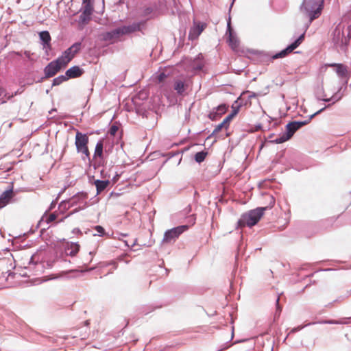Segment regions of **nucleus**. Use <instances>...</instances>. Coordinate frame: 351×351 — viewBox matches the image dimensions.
Returning a JSON list of instances; mask_svg holds the SVG:
<instances>
[{
	"mask_svg": "<svg viewBox=\"0 0 351 351\" xmlns=\"http://www.w3.org/2000/svg\"><path fill=\"white\" fill-rule=\"evenodd\" d=\"M270 199L271 200L268 206L257 207L254 209L249 210L248 212L243 213L241 216V218L237 221V228H242L245 226L251 228L256 225L264 215L265 211L269 208H271L274 206V198L273 196H270Z\"/></svg>",
	"mask_w": 351,
	"mask_h": 351,
	"instance_id": "nucleus-1",
	"label": "nucleus"
},
{
	"mask_svg": "<svg viewBox=\"0 0 351 351\" xmlns=\"http://www.w3.org/2000/svg\"><path fill=\"white\" fill-rule=\"evenodd\" d=\"M350 21L348 23L347 36H344L343 27L339 23L332 32V43L334 47L338 51H341L347 56L348 51V45L351 39V14L349 16Z\"/></svg>",
	"mask_w": 351,
	"mask_h": 351,
	"instance_id": "nucleus-2",
	"label": "nucleus"
},
{
	"mask_svg": "<svg viewBox=\"0 0 351 351\" xmlns=\"http://www.w3.org/2000/svg\"><path fill=\"white\" fill-rule=\"evenodd\" d=\"M324 3V0H303L300 10L308 16L310 23L320 16Z\"/></svg>",
	"mask_w": 351,
	"mask_h": 351,
	"instance_id": "nucleus-3",
	"label": "nucleus"
},
{
	"mask_svg": "<svg viewBox=\"0 0 351 351\" xmlns=\"http://www.w3.org/2000/svg\"><path fill=\"white\" fill-rule=\"evenodd\" d=\"M87 198L88 194L84 191L78 192L69 198L70 206L72 207L76 206V208L68 215V217L87 208L88 206V204L86 201Z\"/></svg>",
	"mask_w": 351,
	"mask_h": 351,
	"instance_id": "nucleus-4",
	"label": "nucleus"
},
{
	"mask_svg": "<svg viewBox=\"0 0 351 351\" xmlns=\"http://www.w3.org/2000/svg\"><path fill=\"white\" fill-rule=\"evenodd\" d=\"M82 43L76 42L64 50L62 55L57 58L62 62L63 66L65 67L73 59L75 56L80 51Z\"/></svg>",
	"mask_w": 351,
	"mask_h": 351,
	"instance_id": "nucleus-5",
	"label": "nucleus"
},
{
	"mask_svg": "<svg viewBox=\"0 0 351 351\" xmlns=\"http://www.w3.org/2000/svg\"><path fill=\"white\" fill-rule=\"evenodd\" d=\"M241 99V96H239L231 106L232 112L223 120L221 123L217 125V130H222L223 128L228 129L230 125V121L233 118L237 115L240 108L243 106L242 101L239 102Z\"/></svg>",
	"mask_w": 351,
	"mask_h": 351,
	"instance_id": "nucleus-6",
	"label": "nucleus"
},
{
	"mask_svg": "<svg viewBox=\"0 0 351 351\" xmlns=\"http://www.w3.org/2000/svg\"><path fill=\"white\" fill-rule=\"evenodd\" d=\"M203 59L204 57L202 53H199L195 58L184 56L181 60L180 63L188 66L192 71H201L204 66Z\"/></svg>",
	"mask_w": 351,
	"mask_h": 351,
	"instance_id": "nucleus-7",
	"label": "nucleus"
},
{
	"mask_svg": "<svg viewBox=\"0 0 351 351\" xmlns=\"http://www.w3.org/2000/svg\"><path fill=\"white\" fill-rule=\"evenodd\" d=\"M189 228V225H181L166 230L164 233L162 242H174Z\"/></svg>",
	"mask_w": 351,
	"mask_h": 351,
	"instance_id": "nucleus-8",
	"label": "nucleus"
},
{
	"mask_svg": "<svg viewBox=\"0 0 351 351\" xmlns=\"http://www.w3.org/2000/svg\"><path fill=\"white\" fill-rule=\"evenodd\" d=\"M298 130L295 125L292 123L291 121H289L285 125V130L282 133L279 134V136L275 138L273 141H270L271 143L275 144H280L289 141L295 134V132Z\"/></svg>",
	"mask_w": 351,
	"mask_h": 351,
	"instance_id": "nucleus-9",
	"label": "nucleus"
},
{
	"mask_svg": "<svg viewBox=\"0 0 351 351\" xmlns=\"http://www.w3.org/2000/svg\"><path fill=\"white\" fill-rule=\"evenodd\" d=\"M226 34L228 35L227 42L233 51H237L239 46V40L231 25V17L228 16L227 19Z\"/></svg>",
	"mask_w": 351,
	"mask_h": 351,
	"instance_id": "nucleus-10",
	"label": "nucleus"
},
{
	"mask_svg": "<svg viewBox=\"0 0 351 351\" xmlns=\"http://www.w3.org/2000/svg\"><path fill=\"white\" fill-rule=\"evenodd\" d=\"M94 10V8H90L89 7V5H82V8L79 11L80 12H81V14H80L78 19L77 21L78 25L80 27L83 28L84 26L89 23V22L92 19V16L93 14Z\"/></svg>",
	"mask_w": 351,
	"mask_h": 351,
	"instance_id": "nucleus-11",
	"label": "nucleus"
},
{
	"mask_svg": "<svg viewBox=\"0 0 351 351\" xmlns=\"http://www.w3.org/2000/svg\"><path fill=\"white\" fill-rule=\"evenodd\" d=\"M62 67L63 64L58 58L52 60L43 69L45 77H53Z\"/></svg>",
	"mask_w": 351,
	"mask_h": 351,
	"instance_id": "nucleus-12",
	"label": "nucleus"
},
{
	"mask_svg": "<svg viewBox=\"0 0 351 351\" xmlns=\"http://www.w3.org/2000/svg\"><path fill=\"white\" fill-rule=\"evenodd\" d=\"M255 53L258 54L263 62L273 61L276 59L283 58L287 56L283 49L275 53L263 51H256Z\"/></svg>",
	"mask_w": 351,
	"mask_h": 351,
	"instance_id": "nucleus-13",
	"label": "nucleus"
},
{
	"mask_svg": "<svg viewBox=\"0 0 351 351\" xmlns=\"http://www.w3.org/2000/svg\"><path fill=\"white\" fill-rule=\"evenodd\" d=\"M40 44L43 47V49L48 54L49 51L52 49L51 47V37L50 33L47 30H43L38 33Z\"/></svg>",
	"mask_w": 351,
	"mask_h": 351,
	"instance_id": "nucleus-14",
	"label": "nucleus"
},
{
	"mask_svg": "<svg viewBox=\"0 0 351 351\" xmlns=\"http://www.w3.org/2000/svg\"><path fill=\"white\" fill-rule=\"evenodd\" d=\"M88 141L89 139L87 134L77 131L75 145L77 153H80L81 150L88 147Z\"/></svg>",
	"mask_w": 351,
	"mask_h": 351,
	"instance_id": "nucleus-15",
	"label": "nucleus"
},
{
	"mask_svg": "<svg viewBox=\"0 0 351 351\" xmlns=\"http://www.w3.org/2000/svg\"><path fill=\"white\" fill-rule=\"evenodd\" d=\"M146 24V21H140L138 22H134L128 25L121 26L122 34L123 35H128L136 32L141 31L142 27Z\"/></svg>",
	"mask_w": 351,
	"mask_h": 351,
	"instance_id": "nucleus-16",
	"label": "nucleus"
},
{
	"mask_svg": "<svg viewBox=\"0 0 351 351\" xmlns=\"http://www.w3.org/2000/svg\"><path fill=\"white\" fill-rule=\"evenodd\" d=\"M206 23L194 21L193 27L189 30V40H193L197 39L206 28Z\"/></svg>",
	"mask_w": 351,
	"mask_h": 351,
	"instance_id": "nucleus-17",
	"label": "nucleus"
},
{
	"mask_svg": "<svg viewBox=\"0 0 351 351\" xmlns=\"http://www.w3.org/2000/svg\"><path fill=\"white\" fill-rule=\"evenodd\" d=\"M14 195V187L12 184L0 195V209L3 208L8 204L12 202V198Z\"/></svg>",
	"mask_w": 351,
	"mask_h": 351,
	"instance_id": "nucleus-18",
	"label": "nucleus"
},
{
	"mask_svg": "<svg viewBox=\"0 0 351 351\" xmlns=\"http://www.w3.org/2000/svg\"><path fill=\"white\" fill-rule=\"evenodd\" d=\"M122 30L120 27H118L115 29H113L110 31L106 32L102 34V39L104 41H110L114 39H117L119 37L122 36Z\"/></svg>",
	"mask_w": 351,
	"mask_h": 351,
	"instance_id": "nucleus-19",
	"label": "nucleus"
},
{
	"mask_svg": "<svg viewBox=\"0 0 351 351\" xmlns=\"http://www.w3.org/2000/svg\"><path fill=\"white\" fill-rule=\"evenodd\" d=\"M68 80L81 77L84 73V70L78 65H74L65 71Z\"/></svg>",
	"mask_w": 351,
	"mask_h": 351,
	"instance_id": "nucleus-20",
	"label": "nucleus"
},
{
	"mask_svg": "<svg viewBox=\"0 0 351 351\" xmlns=\"http://www.w3.org/2000/svg\"><path fill=\"white\" fill-rule=\"evenodd\" d=\"M327 66L335 68V71L339 77L342 78H347L348 77V71L346 65L342 63H330Z\"/></svg>",
	"mask_w": 351,
	"mask_h": 351,
	"instance_id": "nucleus-21",
	"label": "nucleus"
},
{
	"mask_svg": "<svg viewBox=\"0 0 351 351\" xmlns=\"http://www.w3.org/2000/svg\"><path fill=\"white\" fill-rule=\"evenodd\" d=\"M329 105L328 106H325L324 107H323L322 108L319 109V110H317V112H315V113H313V114H311L308 116V119H306V120H304V121H292V123L293 125H295L296 127V129H298V130L301 128L302 127L308 124L315 117H316L317 115L321 114L322 112H324L327 108H328Z\"/></svg>",
	"mask_w": 351,
	"mask_h": 351,
	"instance_id": "nucleus-22",
	"label": "nucleus"
},
{
	"mask_svg": "<svg viewBox=\"0 0 351 351\" xmlns=\"http://www.w3.org/2000/svg\"><path fill=\"white\" fill-rule=\"evenodd\" d=\"M304 37L305 32L300 34L296 39L294 40V41H293L291 43L288 45L285 49H283V50L285 51V53H287V56L300 45V44L304 40Z\"/></svg>",
	"mask_w": 351,
	"mask_h": 351,
	"instance_id": "nucleus-23",
	"label": "nucleus"
},
{
	"mask_svg": "<svg viewBox=\"0 0 351 351\" xmlns=\"http://www.w3.org/2000/svg\"><path fill=\"white\" fill-rule=\"evenodd\" d=\"M105 153H107V151L104 150V138H101L96 143L93 158V159L106 158Z\"/></svg>",
	"mask_w": 351,
	"mask_h": 351,
	"instance_id": "nucleus-24",
	"label": "nucleus"
},
{
	"mask_svg": "<svg viewBox=\"0 0 351 351\" xmlns=\"http://www.w3.org/2000/svg\"><path fill=\"white\" fill-rule=\"evenodd\" d=\"M80 245L77 242H70L64 247V252L66 256H75L79 252Z\"/></svg>",
	"mask_w": 351,
	"mask_h": 351,
	"instance_id": "nucleus-25",
	"label": "nucleus"
},
{
	"mask_svg": "<svg viewBox=\"0 0 351 351\" xmlns=\"http://www.w3.org/2000/svg\"><path fill=\"white\" fill-rule=\"evenodd\" d=\"M321 92H322V95H319V91L316 90L315 91V97L319 101H323L324 102H328V103L330 102V104H329L328 107H330V106L335 104L336 102L338 101V99L337 98L336 99L335 97H332V95L329 98L326 97V95H325L324 90L323 87H321ZM327 106H328V104Z\"/></svg>",
	"mask_w": 351,
	"mask_h": 351,
	"instance_id": "nucleus-26",
	"label": "nucleus"
},
{
	"mask_svg": "<svg viewBox=\"0 0 351 351\" xmlns=\"http://www.w3.org/2000/svg\"><path fill=\"white\" fill-rule=\"evenodd\" d=\"M36 255L33 254L29 261L28 268L31 269L34 267L35 269V275L38 274V272H43L44 269V265L43 263L35 261L34 258Z\"/></svg>",
	"mask_w": 351,
	"mask_h": 351,
	"instance_id": "nucleus-27",
	"label": "nucleus"
},
{
	"mask_svg": "<svg viewBox=\"0 0 351 351\" xmlns=\"http://www.w3.org/2000/svg\"><path fill=\"white\" fill-rule=\"evenodd\" d=\"M94 184L97 189V195H99L108 187L110 184V180L108 179L95 180L94 181Z\"/></svg>",
	"mask_w": 351,
	"mask_h": 351,
	"instance_id": "nucleus-28",
	"label": "nucleus"
},
{
	"mask_svg": "<svg viewBox=\"0 0 351 351\" xmlns=\"http://www.w3.org/2000/svg\"><path fill=\"white\" fill-rule=\"evenodd\" d=\"M347 322H343V320H336V319H319L315 322H311L307 323V325H315V324H346Z\"/></svg>",
	"mask_w": 351,
	"mask_h": 351,
	"instance_id": "nucleus-29",
	"label": "nucleus"
},
{
	"mask_svg": "<svg viewBox=\"0 0 351 351\" xmlns=\"http://www.w3.org/2000/svg\"><path fill=\"white\" fill-rule=\"evenodd\" d=\"M187 88V85L184 81L177 80L173 84V89L178 95H182Z\"/></svg>",
	"mask_w": 351,
	"mask_h": 351,
	"instance_id": "nucleus-30",
	"label": "nucleus"
},
{
	"mask_svg": "<svg viewBox=\"0 0 351 351\" xmlns=\"http://www.w3.org/2000/svg\"><path fill=\"white\" fill-rule=\"evenodd\" d=\"M106 158H92L91 164H89L90 167H93L95 170L99 169L101 167H104L106 165Z\"/></svg>",
	"mask_w": 351,
	"mask_h": 351,
	"instance_id": "nucleus-31",
	"label": "nucleus"
},
{
	"mask_svg": "<svg viewBox=\"0 0 351 351\" xmlns=\"http://www.w3.org/2000/svg\"><path fill=\"white\" fill-rule=\"evenodd\" d=\"M208 154V152L206 150H202L195 153V154L194 155L195 161L198 164H201L202 162L205 160Z\"/></svg>",
	"mask_w": 351,
	"mask_h": 351,
	"instance_id": "nucleus-32",
	"label": "nucleus"
},
{
	"mask_svg": "<svg viewBox=\"0 0 351 351\" xmlns=\"http://www.w3.org/2000/svg\"><path fill=\"white\" fill-rule=\"evenodd\" d=\"M69 80L67 77L66 76L65 73L64 75H60L55 78H53L52 81V84L51 86V88H52L53 86H59L62 83Z\"/></svg>",
	"mask_w": 351,
	"mask_h": 351,
	"instance_id": "nucleus-33",
	"label": "nucleus"
},
{
	"mask_svg": "<svg viewBox=\"0 0 351 351\" xmlns=\"http://www.w3.org/2000/svg\"><path fill=\"white\" fill-rule=\"evenodd\" d=\"M142 16H149L147 19H154L155 17V13H154V9L152 7H145L142 10Z\"/></svg>",
	"mask_w": 351,
	"mask_h": 351,
	"instance_id": "nucleus-34",
	"label": "nucleus"
},
{
	"mask_svg": "<svg viewBox=\"0 0 351 351\" xmlns=\"http://www.w3.org/2000/svg\"><path fill=\"white\" fill-rule=\"evenodd\" d=\"M135 112L136 113L139 115V116H141L143 118H147L148 117V114H149V112L146 110L145 108H144L143 106H135Z\"/></svg>",
	"mask_w": 351,
	"mask_h": 351,
	"instance_id": "nucleus-35",
	"label": "nucleus"
},
{
	"mask_svg": "<svg viewBox=\"0 0 351 351\" xmlns=\"http://www.w3.org/2000/svg\"><path fill=\"white\" fill-rule=\"evenodd\" d=\"M70 208H72V206H70L69 199L61 201L58 205V208L61 212L66 211Z\"/></svg>",
	"mask_w": 351,
	"mask_h": 351,
	"instance_id": "nucleus-36",
	"label": "nucleus"
},
{
	"mask_svg": "<svg viewBox=\"0 0 351 351\" xmlns=\"http://www.w3.org/2000/svg\"><path fill=\"white\" fill-rule=\"evenodd\" d=\"M229 108V106L225 103L221 104L213 109L217 111L219 115L222 116Z\"/></svg>",
	"mask_w": 351,
	"mask_h": 351,
	"instance_id": "nucleus-37",
	"label": "nucleus"
},
{
	"mask_svg": "<svg viewBox=\"0 0 351 351\" xmlns=\"http://www.w3.org/2000/svg\"><path fill=\"white\" fill-rule=\"evenodd\" d=\"M58 198H56L55 199H53V200L51 202V204H50V205H49V206L48 210H47L45 211L44 216L41 218V219H40V220L39 221V222L38 223L37 226H36L37 228L40 225V223H42V221H43V218H44V217H45V215H47V213L48 211H50V210H53V209L56 207V204H57V202H58Z\"/></svg>",
	"mask_w": 351,
	"mask_h": 351,
	"instance_id": "nucleus-38",
	"label": "nucleus"
},
{
	"mask_svg": "<svg viewBox=\"0 0 351 351\" xmlns=\"http://www.w3.org/2000/svg\"><path fill=\"white\" fill-rule=\"evenodd\" d=\"M168 74H167L165 72L162 71L159 73H156L155 74V78L158 81V83L163 82L165 79L168 77Z\"/></svg>",
	"mask_w": 351,
	"mask_h": 351,
	"instance_id": "nucleus-39",
	"label": "nucleus"
},
{
	"mask_svg": "<svg viewBox=\"0 0 351 351\" xmlns=\"http://www.w3.org/2000/svg\"><path fill=\"white\" fill-rule=\"evenodd\" d=\"M93 229L96 231V233L93 234L94 236L104 237L106 235V230L101 226H95Z\"/></svg>",
	"mask_w": 351,
	"mask_h": 351,
	"instance_id": "nucleus-40",
	"label": "nucleus"
},
{
	"mask_svg": "<svg viewBox=\"0 0 351 351\" xmlns=\"http://www.w3.org/2000/svg\"><path fill=\"white\" fill-rule=\"evenodd\" d=\"M80 153H82L84 155V156L82 157V160L84 161L87 160L88 165L91 164L92 158H90V154L88 147L81 150Z\"/></svg>",
	"mask_w": 351,
	"mask_h": 351,
	"instance_id": "nucleus-41",
	"label": "nucleus"
},
{
	"mask_svg": "<svg viewBox=\"0 0 351 351\" xmlns=\"http://www.w3.org/2000/svg\"><path fill=\"white\" fill-rule=\"evenodd\" d=\"M221 116L219 115V112L217 111H216L215 110L213 109L212 111H210L208 115V117L211 120V121H216L217 120L219 117H221Z\"/></svg>",
	"mask_w": 351,
	"mask_h": 351,
	"instance_id": "nucleus-42",
	"label": "nucleus"
},
{
	"mask_svg": "<svg viewBox=\"0 0 351 351\" xmlns=\"http://www.w3.org/2000/svg\"><path fill=\"white\" fill-rule=\"evenodd\" d=\"M279 301H280V298L279 296L276 298V313H275V318L276 317H279L280 313H281V311H282V306L280 305L279 304Z\"/></svg>",
	"mask_w": 351,
	"mask_h": 351,
	"instance_id": "nucleus-43",
	"label": "nucleus"
},
{
	"mask_svg": "<svg viewBox=\"0 0 351 351\" xmlns=\"http://www.w3.org/2000/svg\"><path fill=\"white\" fill-rule=\"evenodd\" d=\"M118 130L119 127L116 125V123H114L110 127L108 131V134L110 136H114L117 134Z\"/></svg>",
	"mask_w": 351,
	"mask_h": 351,
	"instance_id": "nucleus-44",
	"label": "nucleus"
},
{
	"mask_svg": "<svg viewBox=\"0 0 351 351\" xmlns=\"http://www.w3.org/2000/svg\"><path fill=\"white\" fill-rule=\"evenodd\" d=\"M24 91L23 86L20 87L17 90L12 93L11 95H8V100L12 99L14 96L21 94Z\"/></svg>",
	"mask_w": 351,
	"mask_h": 351,
	"instance_id": "nucleus-45",
	"label": "nucleus"
},
{
	"mask_svg": "<svg viewBox=\"0 0 351 351\" xmlns=\"http://www.w3.org/2000/svg\"><path fill=\"white\" fill-rule=\"evenodd\" d=\"M342 89H343V86H340L338 90L332 95V97H335L336 99L337 98L338 99V101L339 100H341L343 96V93H341Z\"/></svg>",
	"mask_w": 351,
	"mask_h": 351,
	"instance_id": "nucleus-46",
	"label": "nucleus"
},
{
	"mask_svg": "<svg viewBox=\"0 0 351 351\" xmlns=\"http://www.w3.org/2000/svg\"><path fill=\"white\" fill-rule=\"evenodd\" d=\"M57 218V215L55 213H52L49 215V216H46L45 222L47 224H49V223L55 221Z\"/></svg>",
	"mask_w": 351,
	"mask_h": 351,
	"instance_id": "nucleus-47",
	"label": "nucleus"
},
{
	"mask_svg": "<svg viewBox=\"0 0 351 351\" xmlns=\"http://www.w3.org/2000/svg\"><path fill=\"white\" fill-rule=\"evenodd\" d=\"M309 325H307V324H304V325H300V326H298L296 327H294L293 328L291 331H290V333H295L296 332H298L301 330H302L303 328H304L306 326H308Z\"/></svg>",
	"mask_w": 351,
	"mask_h": 351,
	"instance_id": "nucleus-48",
	"label": "nucleus"
},
{
	"mask_svg": "<svg viewBox=\"0 0 351 351\" xmlns=\"http://www.w3.org/2000/svg\"><path fill=\"white\" fill-rule=\"evenodd\" d=\"M94 2L95 0H82V5L87 6L89 5L90 8H94Z\"/></svg>",
	"mask_w": 351,
	"mask_h": 351,
	"instance_id": "nucleus-49",
	"label": "nucleus"
},
{
	"mask_svg": "<svg viewBox=\"0 0 351 351\" xmlns=\"http://www.w3.org/2000/svg\"><path fill=\"white\" fill-rule=\"evenodd\" d=\"M196 221L195 215L193 214L190 215L188 218V222L190 223L191 225L195 224Z\"/></svg>",
	"mask_w": 351,
	"mask_h": 351,
	"instance_id": "nucleus-50",
	"label": "nucleus"
},
{
	"mask_svg": "<svg viewBox=\"0 0 351 351\" xmlns=\"http://www.w3.org/2000/svg\"><path fill=\"white\" fill-rule=\"evenodd\" d=\"M100 175H101V177L103 179H104V180H106L107 178H110V175H109V174H108V173H107V172H106L104 169L101 170V171H100Z\"/></svg>",
	"mask_w": 351,
	"mask_h": 351,
	"instance_id": "nucleus-51",
	"label": "nucleus"
},
{
	"mask_svg": "<svg viewBox=\"0 0 351 351\" xmlns=\"http://www.w3.org/2000/svg\"><path fill=\"white\" fill-rule=\"evenodd\" d=\"M115 234L116 235L114 236L113 237L114 239H118L119 240H121V238H120V236L125 237H128V235L127 233H121V232H116Z\"/></svg>",
	"mask_w": 351,
	"mask_h": 351,
	"instance_id": "nucleus-52",
	"label": "nucleus"
},
{
	"mask_svg": "<svg viewBox=\"0 0 351 351\" xmlns=\"http://www.w3.org/2000/svg\"><path fill=\"white\" fill-rule=\"evenodd\" d=\"M221 130H217V125H216L215 128L214 129V130L213 131V132L206 138V140L212 138L213 136H214L217 132H219V131H221Z\"/></svg>",
	"mask_w": 351,
	"mask_h": 351,
	"instance_id": "nucleus-53",
	"label": "nucleus"
},
{
	"mask_svg": "<svg viewBox=\"0 0 351 351\" xmlns=\"http://www.w3.org/2000/svg\"><path fill=\"white\" fill-rule=\"evenodd\" d=\"M23 53H24V55L25 56V57L27 58V60L29 61H32L33 60L32 57H31L32 53L29 51H25Z\"/></svg>",
	"mask_w": 351,
	"mask_h": 351,
	"instance_id": "nucleus-54",
	"label": "nucleus"
},
{
	"mask_svg": "<svg viewBox=\"0 0 351 351\" xmlns=\"http://www.w3.org/2000/svg\"><path fill=\"white\" fill-rule=\"evenodd\" d=\"M136 245H138L137 243V239H135L134 240V241L132 242V244H130V248L133 247L134 246H135ZM139 246L142 247V246H146V243H141V244H138Z\"/></svg>",
	"mask_w": 351,
	"mask_h": 351,
	"instance_id": "nucleus-55",
	"label": "nucleus"
},
{
	"mask_svg": "<svg viewBox=\"0 0 351 351\" xmlns=\"http://www.w3.org/2000/svg\"><path fill=\"white\" fill-rule=\"evenodd\" d=\"M261 95V93H256L251 92L250 94L248 96V98L250 99L252 98L256 97L258 95Z\"/></svg>",
	"mask_w": 351,
	"mask_h": 351,
	"instance_id": "nucleus-56",
	"label": "nucleus"
},
{
	"mask_svg": "<svg viewBox=\"0 0 351 351\" xmlns=\"http://www.w3.org/2000/svg\"><path fill=\"white\" fill-rule=\"evenodd\" d=\"M3 95L8 99V95H9L10 94L6 93L3 88H0V96Z\"/></svg>",
	"mask_w": 351,
	"mask_h": 351,
	"instance_id": "nucleus-57",
	"label": "nucleus"
},
{
	"mask_svg": "<svg viewBox=\"0 0 351 351\" xmlns=\"http://www.w3.org/2000/svg\"><path fill=\"white\" fill-rule=\"evenodd\" d=\"M67 186H64L60 191V192L58 193V195L56 197V198H58V199L60 198V195L65 191V190L66 189Z\"/></svg>",
	"mask_w": 351,
	"mask_h": 351,
	"instance_id": "nucleus-58",
	"label": "nucleus"
},
{
	"mask_svg": "<svg viewBox=\"0 0 351 351\" xmlns=\"http://www.w3.org/2000/svg\"><path fill=\"white\" fill-rule=\"evenodd\" d=\"M15 274H15L14 272L10 271V272L8 273V275L7 276H5V278H3L2 276H0V280H1V279H5V280H6V279H7V278H8V277H9V276L14 277V276H15Z\"/></svg>",
	"mask_w": 351,
	"mask_h": 351,
	"instance_id": "nucleus-59",
	"label": "nucleus"
},
{
	"mask_svg": "<svg viewBox=\"0 0 351 351\" xmlns=\"http://www.w3.org/2000/svg\"><path fill=\"white\" fill-rule=\"evenodd\" d=\"M125 254H122V255H121V256H119L118 257V260H119V261H124V257H125ZM125 263L126 264H128V263H130V261H125Z\"/></svg>",
	"mask_w": 351,
	"mask_h": 351,
	"instance_id": "nucleus-60",
	"label": "nucleus"
},
{
	"mask_svg": "<svg viewBox=\"0 0 351 351\" xmlns=\"http://www.w3.org/2000/svg\"><path fill=\"white\" fill-rule=\"evenodd\" d=\"M73 233H74V234H82V231H81V230H80V228H74V229L73 230Z\"/></svg>",
	"mask_w": 351,
	"mask_h": 351,
	"instance_id": "nucleus-61",
	"label": "nucleus"
},
{
	"mask_svg": "<svg viewBox=\"0 0 351 351\" xmlns=\"http://www.w3.org/2000/svg\"><path fill=\"white\" fill-rule=\"evenodd\" d=\"M262 128H263L262 124H261V123H258V124H256V125H255V130H256V131L260 130H261V129H262Z\"/></svg>",
	"mask_w": 351,
	"mask_h": 351,
	"instance_id": "nucleus-62",
	"label": "nucleus"
},
{
	"mask_svg": "<svg viewBox=\"0 0 351 351\" xmlns=\"http://www.w3.org/2000/svg\"><path fill=\"white\" fill-rule=\"evenodd\" d=\"M110 265H112V266H113V267H114V269H117V267H118V264H117V263L116 261H112V262L110 263Z\"/></svg>",
	"mask_w": 351,
	"mask_h": 351,
	"instance_id": "nucleus-63",
	"label": "nucleus"
},
{
	"mask_svg": "<svg viewBox=\"0 0 351 351\" xmlns=\"http://www.w3.org/2000/svg\"><path fill=\"white\" fill-rule=\"evenodd\" d=\"M274 136V133H271L270 134L269 136H268V139H269V142L271 143L270 141H273L274 139H272V138Z\"/></svg>",
	"mask_w": 351,
	"mask_h": 351,
	"instance_id": "nucleus-64",
	"label": "nucleus"
}]
</instances>
